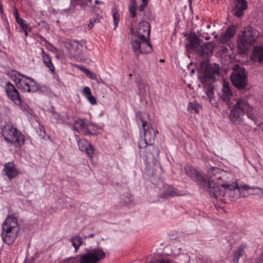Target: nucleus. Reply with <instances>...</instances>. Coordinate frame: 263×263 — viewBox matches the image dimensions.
I'll list each match as a JSON object with an SVG mask.
<instances>
[{
  "instance_id": "obj_1",
  "label": "nucleus",
  "mask_w": 263,
  "mask_h": 263,
  "mask_svg": "<svg viewBox=\"0 0 263 263\" xmlns=\"http://www.w3.org/2000/svg\"><path fill=\"white\" fill-rule=\"evenodd\" d=\"M2 229L1 236L3 242L8 246L12 245L20 231L17 218L13 216H8L2 224Z\"/></svg>"
},
{
  "instance_id": "obj_2",
  "label": "nucleus",
  "mask_w": 263,
  "mask_h": 263,
  "mask_svg": "<svg viewBox=\"0 0 263 263\" xmlns=\"http://www.w3.org/2000/svg\"><path fill=\"white\" fill-rule=\"evenodd\" d=\"M11 78L16 87L24 92H35L39 89V85L34 79L19 72L15 71Z\"/></svg>"
},
{
  "instance_id": "obj_3",
  "label": "nucleus",
  "mask_w": 263,
  "mask_h": 263,
  "mask_svg": "<svg viewBox=\"0 0 263 263\" xmlns=\"http://www.w3.org/2000/svg\"><path fill=\"white\" fill-rule=\"evenodd\" d=\"M2 133L5 140L15 147H21L25 143V136L10 125L4 126Z\"/></svg>"
},
{
  "instance_id": "obj_4",
  "label": "nucleus",
  "mask_w": 263,
  "mask_h": 263,
  "mask_svg": "<svg viewBox=\"0 0 263 263\" xmlns=\"http://www.w3.org/2000/svg\"><path fill=\"white\" fill-rule=\"evenodd\" d=\"M3 87L9 100L17 105H20L22 104V101L20 93L13 84L10 82H7Z\"/></svg>"
},
{
  "instance_id": "obj_5",
  "label": "nucleus",
  "mask_w": 263,
  "mask_h": 263,
  "mask_svg": "<svg viewBox=\"0 0 263 263\" xmlns=\"http://www.w3.org/2000/svg\"><path fill=\"white\" fill-rule=\"evenodd\" d=\"M41 55L43 63L49 69V71L53 74L55 73V67L52 62L50 55L45 52L43 48H41Z\"/></svg>"
},
{
  "instance_id": "obj_6",
  "label": "nucleus",
  "mask_w": 263,
  "mask_h": 263,
  "mask_svg": "<svg viewBox=\"0 0 263 263\" xmlns=\"http://www.w3.org/2000/svg\"><path fill=\"white\" fill-rule=\"evenodd\" d=\"M5 174L11 179L16 177L18 174V171L13 162H9L5 164L3 170Z\"/></svg>"
},
{
  "instance_id": "obj_7",
  "label": "nucleus",
  "mask_w": 263,
  "mask_h": 263,
  "mask_svg": "<svg viewBox=\"0 0 263 263\" xmlns=\"http://www.w3.org/2000/svg\"><path fill=\"white\" fill-rule=\"evenodd\" d=\"M71 242L76 251H77L78 249L82 244V239L79 236L74 237L71 238Z\"/></svg>"
},
{
  "instance_id": "obj_8",
  "label": "nucleus",
  "mask_w": 263,
  "mask_h": 263,
  "mask_svg": "<svg viewBox=\"0 0 263 263\" xmlns=\"http://www.w3.org/2000/svg\"><path fill=\"white\" fill-rule=\"evenodd\" d=\"M17 23L22 28V30L28 29V28L30 27L28 24L26 23V21L23 18H21L16 21Z\"/></svg>"
},
{
  "instance_id": "obj_9",
  "label": "nucleus",
  "mask_w": 263,
  "mask_h": 263,
  "mask_svg": "<svg viewBox=\"0 0 263 263\" xmlns=\"http://www.w3.org/2000/svg\"><path fill=\"white\" fill-rule=\"evenodd\" d=\"M52 119L53 122H55L58 123H60L63 122L62 117L58 113H53L52 114Z\"/></svg>"
},
{
  "instance_id": "obj_10",
  "label": "nucleus",
  "mask_w": 263,
  "mask_h": 263,
  "mask_svg": "<svg viewBox=\"0 0 263 263\" xmlns=\"http://www.w3.org/2000/svg\"><path fill=\"white\" fill-rule=\"evenodd\" d=\"M46 46L47 47V49L51 52H54L56 50V48L49 42L46 45Z\"/></svg>"
},
{
  "instance_id": "obj_11",
  "label": "nucleus",
  "mask_w": 263,
  "mask_h": 263,
  "mask_svg": "<svg viewBox=\"0 0 263 263\" xmlns=\"http://www.w3.org/2000/svg\"><path fill=\"white\" fill-rule=\"evenodd\" d=\"M12 13L15 16L16 21L21 18V17L19 16L18 12L16 7H15L13 9Z\"/></svg>"
},
{
  "instance_id": "obj_12",
  "label": "nucleus",
  "mask_w": 263,
  "mask_h": 263,
  "mask_svg": "<svg viewBox=\"0 0 263 263\" xmlns=\"http://www.w3.org/2000/svg\"><path fill=\"white\" fill-rule=\"evenodd\" d=\"M39 129L40 130V136H42V137H44L45 135V129L44 128V127H40L39 128Z\"/></svg>"
},
{
  "instance_id": "obj_13",
  "label": "nucleus",
  "mask_w": 263,
  "mask_h": 263,
  "mask_svg": "<svg viewBox=\"0 0 263 263\" xmlns=\"http://www.w3.org/2000/svg\"><path fill=\"white\" fill-rule=\"evenodd\" d=\"M71 1L76 5H80V6H82V0H71Z\"/></svg>"
},
{
  "instance_id": "obj_14",
  "label": "nucleus",
  "mask_w": 263,
  "mask_h": 263,
  "mask_svg": "<svg viewBox=\"0 0 263 263\" xmlns=\"http://www.w3.org/2000/svg\"><path fill=\"white\" fill-rule=\"evenodd\" d=\"M39 37L41 40V41L44 44L45 46L48 44L49 42L44 37L41 36Z\"/></svg>"
},
{
  "instance_id": "obj_15",
  "label": "nucleus",
  "mask_w": 263,
  "mask_h": 263,
  "mask_svg": "<svg viewBox=\"0 0 263 263\" xmlns=\"http://www.w3.org/2000/svg\"><path fill=\"white\" fill-rule=\"evenodd\" d=\"M31 30V27H29L28 28V29H25V30H23V31L25 33V35L26 36H28V32L30 31Z\"/></svg>"
},
{
  "instance_id": "obj_16",
  "label": "nucleus",
  "mask_w": 263,
  "mask_h": 263,
  "mask_svg": "<svg viewBox=\"0 0 263 263\" xmlns=\"http://www.w3.org/2000/svg\"><path fill=\"white\" fill-rule=\"evenodd\" d=\"M79 263H82V255H79Z\"/></svg>"
},
{
  "instance_id": "obj_17",
  "label": "nucleus",
  "mask_w": 263,
  "mask_h": 263,
  "mask_svg": "<svg viewBox=\"0 0 263 263\" xmlns=\"http://www.w3.org/2000/svg\"><path fill=\"white\" fill-rule=\"evenodd\" d=\"M80 140H78V144L79 145V149L81 150V151H82V149H81V146H80Z\"/></svg>"
},
{
  "instance_id": "obj_18",
  "label": "nucleus",
  "mask_w": 263,
  "mask_h": 263,
  "mask_svg": "<svg viewBox=\"0 0 263 263\" xmlns=\"http://www.w3.org/2000/svg\"><path fill=\"white\" fill-rule=\"evenodd\" d=\"M79 69H80L81 70H82V66H79Z\"/></svg>"
},
{
  "instance_id": "obj_19",
  "label": "nucleus",
  "mask_w": 263,
  "mask_h": 263,
  "mask_svg": "<svg viewBox=\"0 0 263 263\" xmlns=\"http://www.w3.org/2000/svg\"><path fill=\"white\" fill-rule=\"evenodd\" d=\"M80 130H82V125L81 124H80Z\"/></svg>"
},
{
  "instance_id": "obj_20",
  "label": "nucleus",
  "mask_w": 263,
  "mask_h": 263,
  "mask_svg": "<svg viewBox=\"0 0 263 263\" xmlns=\"http://www.w3.org/2000/svg\"><path fill=\"white\" fill-rule=\"evenodd\" d=\"M77 128V127L76 126L74 127V129L76 130V129Z\"/></svg>"
},
{
  "instance_id": "obj_21",
  "label": "nucleus",
  "mask_w": 263,
  "mask_h": 263,
  "mask_svg": "<svg viewBox=\"0 0 263 263\" xmlns=\"http://www.w3.org/2000/svg\"><path fill=\"white\" fill-rule=\"evenodd\" d=\"M76 130H77L78 132H79L78 130V129H77V128H76Z\"/></svg>"
}]
</instances>
